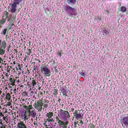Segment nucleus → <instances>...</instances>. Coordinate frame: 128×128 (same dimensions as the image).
Segmentation results:
<instances>
[{
	"label": "nucleus",
	"mask_w": 128,
	"mask_h": 128,
	"mask_svg": "<svg viewBox=\"0 0 128 128\" xmlns=\"http://www.w3.org/2000/svg\"><path fill=\"white\" fill-rule=\"evenodd\" d=\"M58 116L64 122H68V118H70V113L68 111H64L62 110L58 111Z\"/></svg>",
	"instance_id": "nucleus-1"
},
{
	"label": "nucleus",
	"mask_w": 128,
	"mask_h": 128,
	"mask_svg": "<svg viewBox=\"0 0 128 128\" xmlns=\"http://www.w3.org/2000/svg\"><path fill=\"white\" fill-rule=\"evenodd\" d=\"M22 0H14L13 3L9 4V6H10L9 12H12V14H14L16 12L18 6H20V4H22Z\"/></svg>",
	"instance_id": "nucleus-2"
},
{
	"label": "nucleus",
	"mask_w": 128,
	"mask_h": 128,
	"mask_svg": "<svg viewBox=\"0 0 128 128\" xmlns=\"http://www.w3.org/2000/svg\"><path fill=\"white\" fill-rule=\"evenodd\" d=\"M65 12L69 16H76V8L67 5L64 8Z\"/></svg>",
	"instance_id": "nucleus-3"
},
{
	"label": "nucleus",
	"mask_w": 128,
	"mask_h": 128,
	"mask_svg": "<svg viewBox=\"0 0 128 128\" xmlns=\"http://www.w3.org/2000/svg\"><path fill=\"white\" fill-rule=\"evenodd\" d=\"M41 72L44 74H46L47 76H50V71L46 66H43L42 68H41Z\"/></svg>",
	"instance_id": "nucleus-4"
},
{
	"label": "nucleus",
	"mask_w": 128,
	"mask_h": 128,
	"mask_svg": "<svg viewBox=\"0 0 128 128\" xmlns=\"http://www.w3.org/2000/svg\"><path fill=\"white\" fill-rule=\"evenodd\" d=\"M120 122L123 128H128V116L121 118Z\"/></svg>",
	"instance_id": "nucleus-5"
},
{
	"label": "nucleus",
	"mask_w": 128,
	"mask_h": 128,
	"mask_svg": "<svg viewBox=\"0 0 128 128\" xmlns=\"http://www.w3.org/2000/svg\"><path fill=\"white\" fill-rule=\"evenodd\" d=\"M6 42L4 40L2 41L0 40V50L4 54L6 52Z\"/></svg>",
	"instance_id": "nucleus-6"
},
{
	"label": "nucleus",
	"mask_w": 128,
	"mask_h": 128,
	"mask_svg": "<svg viewBox=\"0 0 128 128\" xmlns=\"http://www.w3.org/2000/svg\"><path fill=\"white\" fill-rule=\"evenodd\" d=\"M46 116L48 118L46 119V122H54V118H52V116H54V113L52 112H48L46 114Z\"/></svg>",
	"instance_id": "nucleus-7"
},
{
	"label": "nucleus",
	"mask_w": 128,
	"mask_h": 128,
	"mask_svg": "<svg viewBox=\"0 0 128 128\" xmlns=\"http://www.w3.org/2000/svg\"><path fill=\"white\" fill-rule=\"evenodd\" d=\"M34 108L36 110H38V112H42V106H44V104L40 103V102H38L37 104H34Z\"/></svg>",
	"instance_id": "nucleus-8"
},
{
	"label": "nucleus",
	"mask_w": 128,
	"mask_h": 128,
	"mask_svg": "<svg viewBox=\"0 0 128 128\" xmlns=\"http://www.w3.org/2000/svg\"><path fill=\"white\" fill-rule=\"evenodd\" d=\"M60 90L61 92H62V96H68V95H66V94H68V88L66 86H62L61 90Z\"/></svg>",
	"instance_id": "nucleus-9"
},
{
	"label": "nucleus",
	"mask_w": 128,
	"mask_h": 128,
	"mask_svg": "<svg viewBox=\"0 0 128 128\" xmlns=\"http://www.w3.org/2000/svg\"><path fill=\"white\" fill-rule=\"evenodd\" d=\"M58 124H60V126H62V128H66V126L68 124V122L65 121L66 122H64V121L60 120V119H58Z\"/></svg>",
	"instance_id": "nucleus-10"
},
{
	"label": "nucleus",
	"mask_w": 128,
	"mask_h": 128,
	"mask_svg": "<svg viewBox=\"0 0 128 128\" xmlns=\"http://www.w3.org/2000/svg\"><path fill=\"white\" fill-rule=\"evenodd\" d=\"M20 118L24 120V121L28 120L30 118V116H26V112H22L20 114Z\"/></svg>",
	"instance_id": "nucleus-11"
},
{
	"label": "nucleus",
	"mask_w": 128,
	"mask_h": 128,
	"mask_svg": "<svg viewBox=\"0 0 128 128\" xmlns=\"http://www.w3.org/2000/svg\"><path fill=\"white\" fill-rule=\"evenodd\" d=\"M102 32L103 36H108V34H110V31H108V28H104L102 30Z\"/></svg>",
	"instance_id": "nucleus-12"
},
{
	"label": "nucleus",
	"mask_w": 128,
	"mask_h": 128,
	"mask_svg": "<svg viewBox=\"0 0 128 128\" xmlns=\"http://www.w3.org/2000/svg\"><path fill=\"white\" fill-rule=\"evenodd\" d=\"M18 128H28L24 124V122H20L18 123Z\"/></svg>",
	"instance_id": "nucleus-13"
},
{
	"label": "nucleus",
	"mask_w": 128,
	"mask_h": 128,
	"mask_svg": "<svg viewBox=\"0 0 128 128\" xmlns=\"http://www.w3.org/2000/svg\"><path fill=\"white\" fill-rule=\"evenodd\" d=\"M6 34H8V28L3 29L1 32L2 36H6Z\"/></svg>",
	"instance_id": "nucleus-14"
},
{
	"label": "nucleus",
	"mask_w": 128,
	"mask_h": 128,
	"mask_svg": "<svg viewBox=\"0 0 128 128\" xmlns=\"http://www.w3.org/2000/svg\"><path fill=\"white\" fill-rule=\"evenodd\" d=\"M12 15H10L8 18L7 19V22H10V20H11L12 22L14 20H16V16H12Z\"/></svg>",
	"instance_id": "nucleus-15"
},
{
	"label": "nucleus",
	"mask_w": 128,
	"mask_h": 128,
	"mask_svg": "<svg viewBox=\"0 0 128 128\" xmlns=\"http://www.w3.org/2000/svg\"><path fill=\"white\" fill-rule=\"evenodd\" d=\"M68 4H74L76 2V0H66Z\"/></svg>",
	"instance_id": "nucleus-16"
},
{
	"label": "nucleus",
	"mask_w": 128,
	"mask_h": 128,
	"mask_svg": "<svg viewBox=\"0 0 128 128\" xmlns=\"http://www.w3.org/2000/svg\"><path fill=\"white\" fill-rule=\"evenodd\" d=\"M75 118H76V120H78L79 118H80V120H82V114H76L75 115Z\"/></svg>",
	"instance_id": "nucleus-17"
},
{
	"label": "nucleus",
	"mask_w": 128,
	"mask_h": 128,
	"mask_svg": "<svg viewBox=\"0 0 128 128\" xmlns=\"http://www.w3.org/2000/svg\"><path fill=\"white\" fill-rule=\"evenodd\" d=\"M10 82L12 83V86H14V84H16V79L10 78Z\"/></svg>",
	"instance_id": "nucleus-18"
},
{
	"label": "nucleus",
	"mask_w": 128,
	"mask_h": 128,
	"mask_svg": "<svg viewBox=\"0 0 128 128\" xmlns=\"http://www.w3.org/2000/svg\"><path fill=\"white\" fill-rule=\"evenodd\" d=\"M120 10L122 12H126V8L124 6H122L120 8Z\"/></svg>",
	"instance_id": "nucleus-19"
},
{
	"label": "nucleus",
	"mask_w": 128,
	"mask_h": 128,
	"mask_svg": "<svg viewBox=\"0 0 128 128\" xmlns=\"http://www.w3.org/2000/svg\"><path fill=\"white\" fill-rule=\"evenodd\" d=\"M30 114L32 116V118H36V112L34 111H32L30 112Z\"/></svg>",
	"instance_id": "nucleus-20"
},
{
	"label": "nucleus",
	"mask_w": 128,
	"mask_h": 128,
	"mask_svg": "<svg viewBox=\"0 0 128 128\" xmlns=\"http://www.w3.org/2000/svg\"><path fill=\"white\" fill-rule=\"evenodd\" d=\"M6 22V21L4 20H0V26H4V24Z\"/></svg>",
	"instance_id": "nucleus-21"
},
{
	"label": "nucleus",
	"mask_w": 128,
	"mask_h": 128,
	"mask_svg": "<svg viewBox=\"0 0 128 128\" xmlns=\"http://www.w3.org/2000/svg\"><path fill=\"white\" fill-rule=\"evenodd\" d=\"M79 74L82 76H84V75L86 74L84 72H79Z\"/></svg>",
	"instance_id": "nucleus-22"
},
{
	"label": "nucleus",
	"mask_w": 128,
	"mask_h": 128,
	"mask_svg": "<svg viewBox=\"0 0 128 128\" xmlns=\"http://www.w3.org/2000/svg\"><path fill=\"white\" fill-rule=\"evenodd\" d=\"M43 106L44 108H46L48 106V104H44Z\"/></svg>",
	"instance_id": "nucleus-23"
},
{
	"label": "nucleus",
	"mask_w": 128,
	"mask_h": 128,
	"mask_svg": "<svg viewBox=\"0 0 128 128\" xmlns=\"http://www.w3.org/2000/svg\"><path fill=\"white\" fill-rule=\"evenodd\" d=\"M32 84L33 86H36V81H34V80H32Z\"/></svg>",
	"instance_id": "nucleus-24"
},
{
	"label": "nucleus",
	"mask_w": 128,
	"mask_h": 128,
	"mask_svg": "<svg viewBox=\"0 0 128 128\" xmlns=\"http://www.w3.org/2000/svg\"><path fill=\"white\" fill-rule=\"evenodd\" d=\"M0 54H4V53L2 52V50L0 49Z\"/></svg>",
	"instance_id": "nucleus-25"
},
{
	"label": "nucleus",
	"mask_w": 128,
	"mask_h": 128,
	"mask_svg": "<svg viewBox=\"0 0 128 128\" xmlns=\"http://www.w3.org/2000/svg\"><path fill=\"white\" fill-rule=\"evenodd\" d=\"M58 54L60 58H62V53H60V52H58Z\"/></svg>",
	"instance_id": "nucleus-26"
},
{
	"label": "nucleus",
	"mask_w": 128,
	"mask_h": 128,
	"mask_svg": "<svg viewBox=\"0 0 128 128\" xmlns=\"http://www.w3.org/2000/svg\"><path fill=\"white\" fill-rule=\"evenodd\" d=\"M10 46H8V48H7V52H10Z\"/></svg>",
	"instance_id": "nucleus-27"
},
{
	"label": "nucleus",
	"mask_w": 128,
	"mask_h": 128,
	"mask_svg": "<svg viewBox=\"0 0 128 128\" xmlns=\"http://www.w3.org/2000/svg\"><path fill=\"white\" fill-rule=\"evenodd\" d=\"M8 34H6V40H8Z\"/></svg>",
	"instance_id": "nucleus-28"
},
{
	"label": "nucleus",
	"mask_w": 128,
	"mask_h": 128,
	"mask_svg": "<svg viewBox=\"0 0 128 128\" xmlns=\"http://www.w3.org/2000/svg\"><path fill=\"white\" fill-rule=\"evenodd\" d=\"M2 126H0L1 128H4V124H2V123H1Z\"/></svg>",
	"instance_id": "nucleus-29"
},
{
	"label": "nucleus",
	"mask_w": 128,
	"mask_h": 128,
	"mask_svg": "<svg viewBox=\"0 0 128 128\" xmlns=\"http://www.w3.org/2000/svg\"><path fill=\"white\" fill-rule=\"evenodd\" d=\"M80 124H84V122L80 120Z\"/></svg>",
	"instance_id": "nucleus-30"
},
{
	"label": "nucleus",
	"mask_w": 128,
	"mask_h": 128,
	"mask_svg": "<svg viewBox=\"0 0 128 128\" xmlns=\"http://www.w3.org/2000/svg\"><path fill=\"white\" fill-rule=\"evenodd\" d=\"M2 28V26L0 24V28Z\"/></svg>",
	"instance_id": "nucleus-31"
},
{
	"label": "nucleus",
	"mask_w": 128,
	"mask_h": 128,
	"mask_svg": "<svg viewBox=\"0 0 128 128\" xmlns=\"http://www.w3.org/2000/svg\"><path fill=\"white\" fill-rule=\"evenodd\" d=\"M40 80H44V78L42 77H41V78Z\"/></svg>",
	"instance_id": "nucleus-32"
},
{
	"label": "nucleus",
	"mask_w": 128,
	"mask_h": 128,
	"mask_svg": "<svg viewBox=\"0 0 128 128\" xmlns=\"http://www.w3.org/2000/svg\"><path fill=\"white\" fill-rule=\"evenodd\" d=\"M44 84V81H42V84Z\"/></svg>",
	"instance_id": "nucleus-33"
},
{
	"label": "nucleus",
	"mask_w": 128,
	"mask_h": 128,
	"mask_svg": "<svg viewBox=\"0 0 128 128\" xmlns=\"http://www.w3.org/2000/svg\"><path fill=\"white\" fill-rule=\"evenodd\" d=\"M6 18H8V14H6Z\"/></svg>",
	"instance_id": "nucleus-34"
},
{
	"label": "nucleus",
	"mask_w": 128,
	"mask_h": 128,
	"mask_svg": "<svg viewBox=\"0 0 128 128\" xmlns=\"http://www.w3.org/2000/svg\"><path fill=\"white\" fill-rule=\"evenodd\" d=\"M38 61V62H40V61L38 59L37 60Z\"/></svg>",
	"instance_id": "nucleus-35"
},
{
	"label": "nucleus",
	"mask_w": 128,
	"mask_h": 128,
	"mask_svg": "<svg viewBox=\"0 0 128 128\" xmlns=\"http://www.w3.org/2000/svg\"><path fill=\"white\" fill-rule=\"evenodd\" d=\"M8 128H12V126H8Z\"/></svg>",
	"instance_id": "nucleus-36"
},
{
	"label": "nucleus",
	"mask_w": 128,
	"mask_h": 128,
	"mask_svg": "<svg viewBox=\"0 0 128 128\" xmlns=\"http://www.w3.org/2000/svg\"><path fill=\"white\" fill-rule=\"evenodd\" d=\"M99 20H102V18H98Z\"/></svg>",
	"instance_id": "nucleus-37"
},
{
	"label": "nucleus",
	"mask_w": 128,
	"mask_h": 128,
	"mask_svg": "<svg viewBox=\"0 0 128 128\" xmlns=\"http://www.w3.org/2000/svg\"><path fill=\"white\" fill-rule=\"evenodd\" d=\"M58 102H60V98H59Z\"/></svg>",
	"instance_id": "nucleus-38"
},
{
	"label": "nucleus",
	"mask_w": 128,
	"mask_h": 128,
	"mask_svg": "<svg viewBox=\"0 0 128 128\" xmlns=\"http://www.w3.org/2000/svg\"><path fill=\"white\" fill-rule=\"evenodd\" d=\"M19 70H22L21 68H19Z\"/></svg>",
	"instance_id": "nucleus-39"
},
{
	"label": "nucleus",
	"mask_w": 128,
	"mask_h": 128,
	"mask_svg": "<svg viewBox=\"0 0 128 128\" xmlns=\"http://www.w3.org/2000/svg\"><path fill=\"white\" fill-rule=\"evenodd\" d=\"M16 64V62H14V64Z\"/></svg>",
	"instance_id": "nucleus-40"
},
{
	"label": "nucleus",
	"mask_w": 128,
	"mask_h": 128,
	"mask_svg": "<svg viewBox=\"0 0 128 128\" xmlns=\"http://www.w3.org/2000/svg\"><path fill=\"white\" fill-rule=\"evenodd\" d=\"M20 82V80H17V82Z\"/></svg>",
	"instance_id": "nucleus-41"
},
{
	"label": "nucleus",
	"mask_w": 128,
	"mask_h": 128,
	"mask_svg": "<svg viewBox=\"0 0 128 128\" xmlns=\"http://www.w3.org/2000/svg\"><path fill=\"white\" fill-rule=\"evenodd\" d=\"M72 110H74V108H72Z\"/></svg>",
	"instance_id": "nucleus-42"
},
{
	"label": "nucleus",
	"mask_w": 128,
	"mask_h": 128,
	"mask_svg": "<svg viewBox=\"0 0 128 128\" xmlns=\"http://www.w3.org/2000/svg\"><path fill=\"white\" fill-rule=\"evenodd\" d=\"M62 86H64V83H62Z\"/></svg>",
	"instance_id": "nucleus-43"
}]
</instances>
